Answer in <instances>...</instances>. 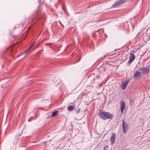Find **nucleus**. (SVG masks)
<instances>
[{
  "label": "nucleus",
  "instance_id": "nucleus-1",
  "mask_svg": "<svg viewBox=\"0 0 150 150\" xmlns=\"http://www.w3.org/2000/svg\"><path fill=\"white\" fill-rule=\"evenodd\" d=\"M98 115L101 119L104 120L112 119L113 116V115L110 112L104 111L99 112Z\"/></svg>",
  "mask_w": 150,
  "mask_h": 150
},
{
  "label": "nucleus",
  "instance_id": "nucleus-2",
  "mask_svg": "<svg viewBox=\"0 0 150 150\" xmlns=\"http://www.w3.org/2000/svg\"><path fill=\"white\" fill-rule=\"evenodd\" d=\"M139 70L141 73L143 74H148L149 72V68H146L145 67H141Z\"/></svg>",
  "mask_w": 150,
  "mask_h": 150
},
{
  "label": "nucleus",
  "instance_id": "nucleus-3",
  "mask_svg": "<svg viewBox=\"0 0 150 150\" xmlns=\"http://www.w3.org/2000/svg\"><path fill=\"white\" fill-rule=\"evenodd\" d=\"M122 128L123 132L125 133L127 132V123L124 120L122 121Z\"/></svg>",
  "mask_w": 150,
  "mask_h": 150
},
{
  "label": "nucleus",
  "instance_id": "nucleus-4",
  "mask_svg": "<svg viewBox=\"0 0 150 150\" xmlns=\"http://www.w3.org/2000/svg\"><path fill=\"white\" fill-rule=\"evenodd\" d=\"M135 55L133 53H130V56L129 57V59L128 62V64H129L132 62L135 59Z\"/></svg>",
  "mask_w": 150,
  "mask_h": 150
},
{
  "label": "nucleus",
  "instance_id": "nucleus-5",
  "mask_svg": "<svg viewBox=\"0 0 150 150\" xmlns=\"http://www.w3.org/2000/svg\"><path fill=\"white\" fill-rule=\"evenodd\" d=\"M116 134L113 133L110 138V142L111 144H113L115 142V140Z\"/></svg>",
  "mask_w": 150,
  "mask_h": 150
},
{
  "label": "nucleus",
  "instance_id": "nucleus-6",
  "mask_svg": "<svg viewBox=\"0 0 150 150\" xmlns=\"http://www.w3.org/2000/svg\"><path fill=\"white\" fill-rule=\"evenodd\" d=\"M125 108V103L124 101H122L121 102L120 109H121V113L122 114L123 110Z\"/></svg>",
  "mask_w": 150,
  "mask_h": 150
},
{
  "label": "nucleus",
  "instance_id": "nucleus-7",
  "mask_svg": "<svg viewBox=\"0 0 150 150\" xmlns=\"http://www.w3.org/2000/svg\"><path fill=\"white\" fill-rule=\"evenodd\" d=\"M38 1L39 2V6H38L37 9V12H35V16H37L38 14V13L41 11V7H40L41 4H42V2L41 0H38Z\"/></svg>",
  "mask_w": 150,
  "mask_h": 150
},
{
  "label": "nucleus",
  "instance_id": "nucleus-8",
  "mask_svg": "<svg viewBox=\"0 0 150 150\" xmlns=\"http://www.w3.org/2000/svg\"><path fill=\"white\" fill-rule=\"evenodd\" d=\"M122 4L120 1L118 0L115 2L114 4H113L112 6V7L115 8L117 6H120Z\"/></svg>",
  "mask_w": 150,
  "mask_h": 150
},
{
  "label": "nucleus",
  "instance_id": "nucleus-9",
  "mask_svg": "<svg viewBox=\"0 0 150 150\" xmlns=\"http://www.w3.org/2000/svg\"><path fill=\"white\" fill-rule=\"evenodd\" d=\"M141 76V72H139V71H137L134 75V78L135 79L136 78H137L139 76Z\"/></svg>",
  "mask_w": 150,
  "mask_h": 150
},
{
  "label": "nucleus",
  "instance_id": "nucleus-10",
  "mask_svg": "<svg viewBox=\"0 0 150 150\" xmlns=\"http://www.w3.org/2000/svg\"><path fill=\"white\" fill-rule=\"evenodd\" d=\"M67 108L69 110L71 111L74 109V107L73 105H69L67 107Z\"/></svg>",
  "mask_w": 150,
  "mask_h": 150
},
{
  "label": "nucleus",
  "instance_id": "nucleus-11",
  "mask_svg": "<svg viewBox=\"0 0 150 150\" xmlns=\"http://www.w3.org/2000/svg\"><path fill=\"white\" fill-rule=\"evenodd\" d=\"M58 111H56L52 112V117H54L58 115Z\"/></svg>",
  "mask_w": 150,
  "mask_h": 150
},
{
  "label": "nucleus",
  "instance_id": "nucleus-12",
  "mask_svg": "<svg viewBox=\"0 0 150 150\" xmlns=\"http://www.w3.org/2000/svg\"><path fill=\"white\" fill-rule=\"evenodd\" d=\"M122 85L123 86V87L122 88V89H124L126 88V86L127 85V83H125V82H124L122 83Z\"/></svg>",
  "mask_w": 150,
  "mask_h": 150
},
{
  "label": "nucleus",
  "instance_id": "nucleus-13",
  "mask_svg": "<svg viewBox=\"0 0 150 150\" xmlns=\"http://www.w3.org/2000/svg\"><path fill=\"white\" fill-rule=\"evenodd\" d=\"M122 4L125 2L127 0H119Z\"/></svg>",
  "mask_w": 150,
  "mask_h": 150
},
{
  "label": "nucleus",
  "instance_id": "nucleus-14",
  "mask_svg": "<svg viewBox=\"0 0 150 150\" xmlns=\"http://www.w3.org/2000/svg\"><path fill=\"white\" fill-rule=\"evenodd\" d=\"M34 43H33L30 46V47H30V48L31 49L32 47L34 45Z\"/></svg>",
  "mask_w": 150,
  "mask_h": 150
},
{
  "label": "nucleus",
  "instance_id": "nucleus-15",
  "mask_svg": "<svg viewBox=\"0 0 150 150\" xmlns=\"http://www.w3.org/2000/svg\"><path fill=\"white\" fill-rule=\"evenodd\" d=\"M31 49L30 48V47H29L28 49H27V50L25 51V53L27 52L29 50Z\"/></svg>",
  "mask_w": 150,
  "mask_h": 150
},
{
  "label": "nucleus",
  "instance_id": "nucleus-16",
  "mask_svg": "<svg viewBox=\"0 0 150 150\" xmlns=\"http://www.w3.org/2000/svg\"><path fill=\"white\" fill-rule=\"evenodd\" d=\"M129 81L128 80L127 81H126L125 82V83H127V84H128V83L129 82Z\"/></svg>",
  "mask_w": 150,
  "mask_h": 150
},
{
  "label": "nucleus",
  "instance_id": "nucleus-17",
  "mask_svg": "<svg viewBox=\"0 0 150 150\" xmlns=\"http://www.w3.org/2000/svg\"><path fill=\"white\" fill-rule=\"evenodd\" d=\"M108 55V54H106V56Z\"/></svg>",
  "mask_w": 150,
  "mask_h": 150
},
{
  "label": "nucleus",
  "instance_id": "nucleus-18",
  "mask_svg": "<svg viewBox=\"0 0 150 150\" xmlns=\"http://www.w3.org/2000/svg\"><path fill=\"white\" fill-rule=\"evenodd\" d=\"M48 44H48V43H47V44H46V45H48Z\"/></svg>",
  "mask_w": 150,
  "mask_h": 150
}]
</instances>
